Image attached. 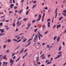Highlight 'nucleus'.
Returning a JSON list of instances; mask_svg holds the SVG:
<instances>
[{"label": "nucleus", "instance_id": "f257e3e1", "mask_svg": "<svg viewBox=\"0 0 66 66\" xmlns=\"http://www.w3.org/2000/svg\"><path fill=\"white\" fill-rule=\"evenodd\" d=\"M10 63H11V66H12L13 64L14 63V60H13L12 59H10Z\"/></svg>", "mask_w": 66, "mask_h": 66}, {"label": "nucleus", "instance_id": "f03ea898", "mask_svg": "<svg viewBox=\"0 0 66 66\" xmlns=\"http://www.w3.org/2000/svg\"><path fill=\"white\" fill-rule=\"evenodd\" d=\"M41 18H42V16L41 15L39 14V18L38 19H37L36 20V21H38L40 20Z\"/></svg>", "mask_w": 66, "mask_h": 66}, {"label": "nucleus", "instance_id": "7ed1b4c3", "mask_svg": "<svg viewBox=\"0 0 66 66\" xmlns=\"http://www.w3.org/2000/svg\"><path fill=\"white\" fill-rule=\"evenodd\" d=\"M38 36V35L37 34L35 36V37L34 38V42H36V40L37 39V36Z\"/></svg>", "mask_w": 66, "mask_h": 66}, {"label": "nucleus", "instance_id": "20e7f679", "mask_svg": "<svg viewBox=\"0 0 66 66\" xmlns=\"http://www.w3.org/2000/svg\"><path fill=\"white\" fill-rule=\"evenodd\" d=\"M32 38H31L29 40L27 41V42H29L28 43V45H30V44H31V40L32 39Z\"/></svg>", "mask_w": 66, "mask_h": 66}, {"label": "nucleus", "instance_id": "39448f33", "mask_svg": "<svg viewBox=\"0 0 66 66\" xmlns=\"http://www.w3.org/2000/svg\"><path fill=\"white\" fill-rule=\"evenodd\" d=\"M57 9H56L55 11V13L56 14V15H55V18H56L57 16Z\"/></svg>", "mask_w": 66, "mask_h": 66}, {"label": "nucleus", "instance_id": "423d86ee", "mask_svg": "<svg viewBox=\"0 0 66 66\" xmlns=\"http://www.w3.org/2000/svg\"><path fill=\"white\" fill-rule=\"evenodd\" d=\"M62 55V54H61L60 55H58L56 57H55L54 58V59H55V60H56V59H57L58 58H59V57H60Z\"/></svg>", "mask_w": 66, "mask_h": 66}, {"label": "nucleus", "instance_id": "0eeeda50", "mask_svg": "<svg viewBox=\"0 0 66 66\" xmlns=\"http://www.w3.org/2000/svg\"><path fill=\"white\" fill-rule=\"evenodd\" d=\"M24 50V48H22L21 50V51H20V53H19V54H21L23 52Z\"/></svg>", "mask_w": 66, "mask_h": 66}, {"label": "nucleus", "instance_id": "6e6552de", "mask_svg": "<svg viewBox=\"0 0 66 66\" xmlns=\"http://www.w3.org/2000/svg\"><path fill=\"white\" fill-rule=\"evenodd\" d=\"M36 61L37 62H38V60H39V58L38 57H36Z\"/></svg>", "mask_w": 66, "mask_h": 66}, {"label": "nucleus", "instance_id": "1a4fd4ad", "mask_svg": "<svg viewBox=\"0 0 66 66\" xmlns=\"http://www.w3.org/2000/svg\"><path fill=\"white\" fill-rule=\"evenodd\" d=\"M4 29H0V31H1V32L2 33H3L4 32V30H3Z\"/></svg>", "mask_w": 66, "mask_h": 66}, {"label": "nucleus", "instance_id": "9d476101", "mask_svg": "<svg viewBox=\"0 0 66 66\" xmlns=\"http://www.w3.org/2000/svg\"><path fill=\"white\" fill-rule=\"evenodd\" d=\"M14 6V4H12V5H10V8L11 9L12 8L13 6Z\"/></svg>", "mask_w": 66, "mask_h": 66}, {"label": "nucleus", "instance_id": "9b49d317", "mask_svg": "<svg viewBox=\"0 0 66 66\" xmlns=\"http://www.w3.org/2000/svg\"><path fill=\"white\" fill-rule=\"evenodd\" d=\"M21 57L20 56L19 57L18 59L16 60L15 61V62H18V61H19V60H20V58Z\"/></svg>", "mask_w": 66, "mask_h": 66}, {"label": "nucleus", "instance_id": "f8f14e48", "mask_svg": "<svg viewBox=\"0 0 66 66\" xmlns=\"http://www.w3.org/2000/svg\"><path fill=\"white\" fill-rule=\"evenodd\" d=\"M6 57V55H5L4 56H3L2 57V58H3V59H5V58Z\"/></svg>", "mask_w": 66, "mask_h": 66}, {"label": "nucleus", "instance_id": "ddd939ff", "mask_svg": "<svg viewBox=\"0 0 66 66\" xmlns=\"http://www.w3.org/2000/svg\"><path fill=\"white\" fill-rule=\"evenodd\" d=\"M61 26V25L60 24H59V25H57V29H58L59 28H60Z\"/></svg>", "mask_w": 66, "mask_h": 66}, {"label": "nucleus", "instance_id": "4468645a", "mask_svg": "<svg viewBox=\"0 0 66 66\" xmlns=\"http://www.w3.org/2000/svg\"><path fill=\"white\" fill-rule=\"evenodd\" d=\"M50 23L49 22H48L47 25H48V27H50Z\"/></svg>", "mask_w": 66, "mask_h": 66}, {"label": "nucleus", "instance_id": "2eb2a0df", "mask_svg": "<svg viewBox=\"0 0 66 66\" xmlns=\"http://www.w3.org/2000/svg\"><path fill=\"white\" fill-rule=\"evenodd\" d=\"M11 41V40L10 39H9L7 40V42L8 43H10Z\"/></svg>", "mask_w": 66, "mask_h": 66}, {"label": "nucleus", "instance_id": "dca6fc26", "mask_svg": "<svg viewBox=\"0 0 66 66\" xmlns=\"http://www.w3.org/2000/svg\"><path fill=\"white\" fill-rule=\"evenodd\" d=\"M38 34H39V35L41 37H43V36H42V35L40 34V33H39V32H38Z\"/></svg>", "mask_w": 66, "mask_h": 66}, {"label": "nucleus", "instance_id": "f3484780", "mask_svg": "<svg viewBox=\"0 0 66 66\" xmlns=\"http://www.w3.org/2000/svg\"><path fill=\"white\" fill-rule=\"evenodd\" d=\"M13 41H14L15 42H18V40L15 39H13Z\"/></svg>", "mask_w": 66, "mask_h": 66}, {"label": "nucleus", "instance_id": "a211bd4d", "mask_svg": "<svg viewBox=\"0 0 66 66\" xmlns=\"http://www.w3.org/2000/svg\"><path fill=\"white\" fill-rule=\"evenodd\" d=\"M29 13V11H27L26 12V15H27L28 14V13Z\"/></svg>", "mask_w": 66, "mask_h": 66}, {"label": "nucleus", "instance_id": "6ab92c4d", "mask_svg": "<svg viewBox=\"0 0 66 66\" xmlns=\"http://www.w3.org/2000/svg\"><path fill=\"white\" fill-rule=\"evenodd\" d=\"M51 62H48L47 63V64L48 65L49 64H51Z\"/></svg>", "mask_w": 66, "mask_h": 66}, {"label": "nucleus", "instance_id": "aec40b11", "mask_svg": "<svg viewBox=\"0 0 66 66\" xmlns=\"http://www.w3.org/2000/svg\"><path fill=\"white\" fill-rule=\"evenodd\" d=\"M15 53H15H13V54H12V57L14 56Z\"/></svg>", "mask_w": 66, "mask_h": 66}, {"label": "nucleus", "instance_id": "412c9836", "mask_svg": "<svg viewBox=\"0 0 66 66\" xmlns=\"http://www.w3.org/2000/svg\"><path fill=\"white\" fill-rule=\"evenodd\" d=\"M13 26L14 27H15V22H14V23H13Z\"/></svg>", "mask_w": 66, "mask_h": 66}, {"label": "nucleus", "instance_id": "4be33fe9", "mask_svg": "<svg viewBox=\"0 0 66 66\" xmlns=\"http://www.w3.org/2000/svg\"><path fill=\"white\" fill-rule=\"evenodd\" d=\"M61 53H62V52L61 51H60L58 52V54H62Z\"/></svg>", "mask_w": 66, "mask_h": 66}, {"label": "nucleus", "instance_id": "5701e85b", "mask_svg": "<svg viewBox=\"0 0 66 66\" xmlns=\"http://www.w3.org/2000/svg\"><path fill=\"white\" fill-rule=\"evenodd\" d=\"M60 40V37H59L57 39V41L58 42H59V40Z\"/></svg>", "mask_w": 66, "mask_h": 66}, {"label": "nucleus", "instance_id": "b1692460", "mask_svg": "<svg viewBox=\"0 0 66 66\" xmlns=\"http://www.w3.org/2000/svg\"><path fill=\"white\" fill-rule=\"evenodd\" d=\"M36 6V4L34 5L33 6V7H32V9H33Z\"/></svg>", "mask_w": 66, "mask_h": 66}, {"label": "nucleus", "instance_id": "393cba45", "mask_svg": "<svg viewBox=\"0 0 66 66\" xmlns=\"http://www.w3.org/2000/svg\"><path fill=\"white\" fill-rule=\"evenodd\" d=\"M37 29H36L34 30V31L35 32H37Z\"/></svg>", "mask_w": 66, "mask_h": 66}, {"label": "nucleus", "instance_id": "a878e982", "mask_svg": "<svg viewBox=\"0 0 66 66\" xmlns=\"http://www.w3.org/2000/svg\"><path fill=\"white\" fill-rule=\"evenodd\" d=\"M61 47L60 46V47L59 48V51H60V50H61Z\"/></svg>", "mask_w": 66, "mask_h": 66}, {"label": "nucleus", "instance_id": "bb28decb", "mask_svg": "<svg viewBox=\"0 0 66 66\" xmlns=\"http://www.w3.org/2000/svg\"><path fill=\"white\" fill-rule=\"evenodd\" d=\"M27 40V39L23 40V43H24L25 42H26Z\"/></svg>", "mask_w": 66, "mask_h": 66}, {"label": "nucleus", "instance_id": "cd10ccee", "mask_svg": "<svg viewBox=\"0 0 66 66\" xmlns=\"http://www.w3.org/2000/svg\"><path fill=\"white\" fill-rule=\"evenodd\" d=\"M4 35V34H3L0 33V36H2Z\"/></svg>", "mask_w": 66, "mask_h": 66}, {"label": "nucleus", "instance_id": "c85d7f7f", "mask_svg": "<svg viewBox=\"0 0 66 66\" xmlns=\"http://www.w3.org/2000/svg\"><path fill=\"white\" fill-rule=\"evenodd\" d=\"M18 8V7L17 6H15L14 7V9H17Z\"/></svg>", "mask_w": 66, "mask_h": 66}, {"label": "nucleus", "instance_id": "c756f323", "mask_svg": "<svg viewBox=\"0 0 66 66\" xmlns=\"http://www.w3.org/2000/svg\"><path fill=\"white\" fill-rule=\"evenodd\" d=\"M63 18V17H60V18H59V20H61Z\"/></svg>", "mask_w": 66, "mask_h": 66}, {"label": "nucleus", "instance_id": "7c9ffc66", "mask_svg": "<svg viewBox=\"0 0 66 66\" xmlns=\"http://www.w3.org/2000/svg\"><path fill=\"white\" fill-rule=\"evenodd\" d=\"M30 25L28 26V27L26 29H29V28L30 27Z\"/></svg>", "mask_w": 66, "mask_h": 66}, {"label": "nucleus", "instance_id": "2f4dec72", "mask_svg": "<svg viewBox=\"0 0 66 66\" xmlns=\"http://www.w3.org/2000/svg\"><path fill=\"white\" fill-rule=\"evenodd\" d=\"M3 23H0V26H2L3 25Z\"/></svg>", "mask_w": 66, "mask_h": 66}, {"label": "nucleus", "instance_id": "473e14b6", "mask_svg": "<svg viewBox=\"0 0 66 66\" xmlns=\"http://www.w3.org/2000/svg\"><path fill=\"white\" fill-rule=\"evenodd\" d=\"M62 12H64V13H66V10L63 11H62Z\"/></svg>", "mask_w": 66, "mask_h": 66}, {"label": "nucleus", "instance_id": "72a5a7b5", "mask_svg": "<svg viewBox=\"0 0 66 66\" xmlns=\"http://www.w3.org/2000/svg\"><path fill=\"white\" fill-rule=\"evenodd\" d=\"M35 22H36V21L35 20H34L32 21V23H33Z\"/></svg>", "mask_w": 66, "mask_h": 66}, {"label": "nucleus", "instance_id": "f704fd0d", "mask_svg": "<svg viewBox=\"0 0 66 66\" xmlns=\"http://www.w3.org/2000/svg\"><path fill=\"white\" fill-rule=\"evenodd\" d=\"M51 10L50 9H49L48 10V12L49 13H50Z\"/></svg>", "mask_w": 66, "mask_h": 66}, {"label": "nucleus", "instance_id": "c9c22d12", "mask_svg": "<svg viewBox=\"0 0 66 66\" xmlns=\"http://www.w3.org/2000/svg\"><path fill=\"white\" fill-rule=\"evenodd\" d=\"M43 27L42 28L43 29V30H44V29L45 28V26L44 24L43 25Z\"/></svg>", "mask_w": 66, "mask_h": 66}, {"label": "nucleus", "instance_id": "e433bc0d", "mask_svg": "<svg viewBox=\"0 0 66 66\" xmlns=\"http://www.w3.org/2000/svg\"><path fill=\"white\" fill-rule=\"evenodd\" d=\"M6 47V45H4L3 46V48H5Z\"/></svg>", "mask_w": 66, "mask_h": 66}, {"label": "nucleus", "instance_id": "4c0bfd02", "mask_svg": "<svg viewBox=\"0 0 66 66\" xmlns=\"http://www.w3.org/2000/svg\"><path fill=\"white\" fill-rule=\"evenodd\" d=\"M44 9H45V10H47V9L48 8L47 7H44Z\"/></svg>", "mask_w": 66, "mask_h": 66}, {"label": "nucleus", "instance_id": "58836bf2", "mask_svg": "<svg viewBox=\"0 0 66 66\" xmlns=\"http://www.w3.org/2000/svg\"><path fill=\"white\" fill-rule=\"evenodd\" d=\"M57 37V36H55V37H54V40H55V39H56V37Z\"/></svg>", "mask_w": 66, "mask_h": 66}, {"label": "nucleus", "instance_id": "ea45409f", "mask_svg": "<svg viewBox=\"0 0 66 66\" xmlns=\"http://www.w3.org/2000/svg\"><path fill=\"white\" fill-rule=\"evenodd\" d=\"M5 29L7 30H8L9 29V28L8 27H7L5 28Z\"/></svg>", "mask_w": 66, "mask_h": 66}, {"label": "nucleus", "instance_id": "a19ab883", "mask_svg": "<svg viewBox=\"0 0 66 66\" xmlns=\"http://www.w3.org/2000/svg\"><path fill=\"white\" fill-rule=\"evenodd\" d=\"M62 44L64 46H65V43L64 42H63Z\"/></svg>", "mask_w": 66, "mask_h": 66}, {"label": "nucleus", "instance_id": "79ce46f5", "mask_svg": "<svg viewBox=\"0 0 66 66\" xmlns=\"http://www.w3.org/2000/svg\"><path fill=\"white\" fill-rule=\"evenodd\" d=\"M41 63L40 62H38L37 63V64H39L40 65Z\"/></svg>", "mask_w": 66, "mask_h": 66}, {"label": "nucleus", "instance_id": "37998d69", "mask_svg": "<svg viewBox=\"0 0 66 66\" xmlns=\"http://www.w3.org/2000/svg\"><path fill=\"white\" fill-rule=\"evenodd\" d=\"M20 45H19V46H18V47L17 48H16L15 49H18V48H19V47H20Z\"/></svg>", "mask_w": 66, "mask_h": 66}, {"label": "nucleus", "instance_id": "c03bdc74", "mask_svg": "<svg viewBox=\"0 0 66 66\" xmlns=\"http://www.w3.org/2000/svg\"><path fill=\"white\" fill-rule=\"evenodd\" d=\"M9 50H8L6 51V52H7V53H9Z\"/></svg>", "mask_w": 66, "mask_h": 66}, {"label": "nucleus", "instance_id": "a18cd8bd", "mask_svg": "<svg viewBox=\"0 0 66 66\" xmlns=\"http://www.w3.org/2000/svg\"><path fill=\"white\" fill-rule=\"evenodd\" d=\"M45 56H44V57H43L42 58V59L43 60V59H45Z\"/></svg>", "mask_w": 66, "mask_h": 66}, {"label": "nucleus", "instance_id": "49530a36", "mask_svg": "<svg viewBox=\"0 0 66 66\" xmlns=\"http://www.w3.org/2000/svg\"><path fill=\"white\" fill-rule=\"evenodd\" d=\"M49 60H47L45 62L46 63H47V62H49Z\"/></svg>", "mask_w": 66, "mask_h": 66}, {"label": "nucleus", "instance_id": "de8ad7c7", "mask_svg": "<svg viewBox=\"0 0 66 66\" xmlns=\"http://www.w3.org/2000/svg\"><path fill=\"white\" fill-rule=\"evenodd\" d=\"M38 36L39 38V40H40V37L39 36V35H38Z\"/></svg>", "mask_w": 66, "mask_h": 66}, {"label": "nucleus", "instance_id": "09e8293b", "mask_svg": "<svg viewBox=\"0 0 66 66\" xmlns=\"http://www.w3.org/2000/svg\"><path fill=\"white\" fill-rule=\"evenodd\" d=\"M44 55V54H43L42 55L40 56V57H43Z\"/></svg>", "mask_w": 66, "mask_h": 66}, {"label": "nucleus", "instance_id": "8fccbe9b", "mask_svg": "<svg viewBox=\"0 0 66 66\" xmlns=\"http://www.w3.org/2000/svg\"><path fill=\"white\" fill-rule=\"evenodd\" d=\"M21 40H18V41H17V43H19V42H21Z\"/></svg>", "mask_w": 66, "mask_h": 66}, {"label": "nucleus", "instance_id": "3c124183", "mask_svg": "<svg viewBox=\"0 0 66 66\" xmlns=\"http://www.w3.org/2000/svg\"><path fill=\"white\" fill-rule=\"evenodd\" d=\"M44 17H42V21H44Z\"/></svg>", "mask_w": 66, "mask_h": 66}, {"label": "nucleus", "instance_id": "603ef678", "mask_svg": "<svg viewBox=\"0 0 66 66\" xmlns=\"http://www.w3.org/2000/svg\"><path fill=\"white\" fill-rule=\"evenodd\" d=\"M27 50H28L27 49H26V50H24V52H26V51H27Z\"/></svg>", "mask_w": 66, "mask_h": 66}, {"label": "nucleus", "instance_id": "864d4df0", "mask_svg": "<svg viewBox=\"0 0 66 66\" xmlns=\"http://www.w3.org/2000/svg\"><path fill=\"white\" fill-rule=\"evenodd\" d=\"M23 20H24V21H26V18H24Z\"/></svg>", "mask_w": 66, "mask_h": 66}, {"label": "nucleus", "instance_id": "5fc2aeb1", "mask_svg": "<svg viewBox=\"0 0 66 66\" xmlns=\"http://www.w3.org/2000/svg\"><path fill=\"white\" fill-rule=\"evenodd\" d=\"M47 48H49L50 46L48 45H47Z\"/></svg>", "mask_w": 66, "mask_h": 66}, {"label": "nucleus", "instance_id": "6e6d98bb", "mask_svg": "<svg viewBox=\"0 0 66 66\" xmlns=\"http://www.w3.org/2000/svg\"><path fill=\"white\" fill-rule=\"evenodd\" d=\"M19 31L18 29V28H16V31Z\"/></svg>", "mask_w": 66, "mask_h": 66}, {"label": "nucleus", "instance_id": "4d7b16f0", "mask_svg": "<svg viewBox=\"0 0 66 66\" xmlns=\"http://www.w3.org/2000/svg\"><path fill=\"white\" fill-rule=\"evenodd\" d=\"M62 14L65 16H66V14L62 13Z\"/></svg>", "mask_w": 66, "mask_h": 66}, {"label": "nucleus", "instance_id": "13d9d810", "mask_svg": "<svg viewBox=\"0 0 66 66\" xmlns=\"http://www.w3.org/2000/svg\"><path fill=\"white\" fill-rule=\"evenodd\" d=\"M50 19H48L47 20V22H48V21H50Z\"/></svg>", "mask_w": 66, "mask_h": 66}, {"label": "nucleus", "instance_id": "bf43d9fd", "mask_svg": "<svg viewBox=\"0 0 66 66\" xmlns=\"http://www.w3.org/2000/svg\"><path fill=\"white\" fill-rule=\"evenodd\" d=\"M16 57V56H14L13 57V59H15V58Z\"/></svg>", "mask_w": 66, "mask_h": 66}, {"label": "nucleus", "instance_id": "052dcab7", "mask_svg": "<svg viewBox=\"0 0 66 66\" xmlns=\"http://www.w3.org/2000/svg\"><path fill=\"white\" fill-rule=\"evenodd\" d=\"M22 18H21L20 17H19L18 19V20H19L20 19H21Z\"/></svg>", "mask_w": 66, "mask_h": 66}, {"label": "nucleus", "instance_id": "680f3d73", "mask_svg": "<svg viewBox=\"0 0 66 66\" xmlns=\"http://www.w3.org/2000/svg\"><path fill=\"white\" fill-rule=\"evenodd\" d=\"M27 25L28 26H29L30 25V26H31V24L30 23H29Z\"/></svg>", "mask_w": 66, "mask_h": 66}, {"label": "nucleus", "instance_id": "e2e57ef3", "mask_svg": "<svg viewBox=\"0 0 66 66\" xmlns=\"http://www.w3.org/2000/svg\"><path fill=\"white\" fill-rule=\"evenodd\" d=\"M29 7H28V6H27L26 9V10H27L28 9H29Z\"/></svg>", "mask_w": 66, "mask_h": 66}, {"label": "nucleus", "instance_id": "0e129e2a", "mask_svg": "<svg viewBox=\"0 0 66 66\" xmlns=\"http://www.w3.org/2000/svg\"><path fill=\"white\" fill-rule=\"evenodd\" d=\"M66 32V29H65V31L63 32V33H64Z\"/></svg>", "mask_w": 66, "mask_h": 66}, {"label": "nucleus", "instance_id": "69168bd1", "mask_svg": "<svg viewBox=\"0 0 66 66\" xmlns=\"http://www.w3.org/2000/svg\"><path fill=\"white\" fill-rule=\"evenodd\" d=\"M45 15V13H44L43 14V15L42 17H44Z\"/></svg>", "mask_w": 66, "mask_h": 66}, {"label": "nucleus", "instance_id": "338daca9", "mask_svg": "<svg viewBox=\"0 0 66 66\" xmlns=\"http://www.w3.org/2000/svg\"><path fill=\"white\" fill-rule=\"evenodd\" d=\"M27 54H28V53H26V54L25 55V56H27Z\"/></svg>", "mask_w": 66, "mask_h": 66}, {"label": "nucleus", "instance_id": "774afa93", "mask_svg": "<svg viewBox=\"0 0 66 66\" xmlns=\"http://www.w3.org/2000/svg\"><path fill=\"white\" fill-rule=\"evenodd\" d=\"M48 32V31H47L46 32H45L44 34H47Z\"/></svg>", "mask_w": 66, "mask_h": 66}]
</instances>
